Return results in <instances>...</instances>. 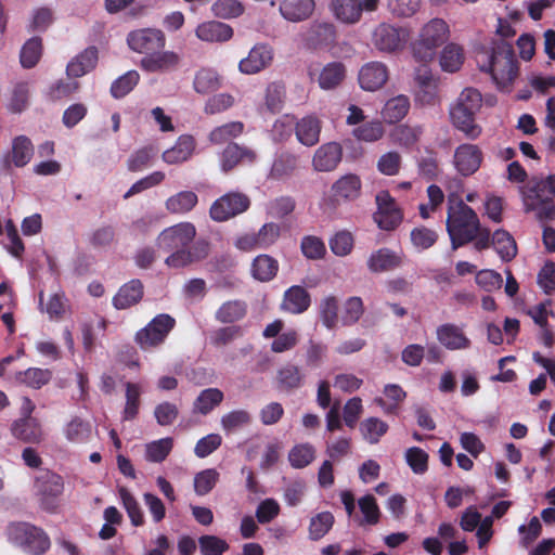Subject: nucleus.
I'll return each instance as SVG.
<instances>
[{
  "label": "nucleus",
  "mask_w": 555,
  "mask_h": 555,
  "mask_svg": "<svg viewBox=\"0 0 555 555\" xmlns=\"http://www.w3.org/2000/svg\"><path fill=\"white\" fill-rule=\"evenodd\" d=\"M196 228L191 222H180L163 230L156 238L159 249L169 253L165 263L169 268L180 269L198 262L209 255V243L196 241Z\"/></svg>",
  "instance_id": "f257e3e1"
},
{
  "label": "nucleus",
  "mask_w": 555,
  "mask_h": 555,
  "mask_svg": "<svg viewBox=\"0 0 555 555\" xmlns=\"http://www.w3.org/2000/svg\"><path fill=\"white\" fill-rule=\"evenodd\" d=\"M482 106L481 93L472 87L465 88L449 109L451 124L470 140L478 139L482 128L476 122V115Z\"/></svg>",
  "instance_id": "f03ea898"
},
{
  "label": "nucleus",
  "mask_w": 555,
  "mask_h": 555,
  "mask_svg": "<svg viewBox=\"0 0 555 555\" xmlns=\"http://www.w3.org/2000/svg\"><path fill=\"white\" fill-rule=\"evenodd\" d=\"M479 219L476 212L462 201L449 198L447 231L452 249L474 241L479 231Z\"/></svg>",
  "instance_id": "7ed1b4c3"
},
{
  "label": "nucleus",
  "mask_w": 555,
  "mask_h": 555,
  "mask_svg": "<svg viewBox=\"0 0 555 555\" xmlns=\"http://www.w3.org/2000/svg\"><path fill=\"white\" fill-rule=\"evenodd\" d=\"M488 59V65L482 69L490 72L499 89L508 90L518 74L512 46L504 40L498 41Z\"/></svg>",
  "instance_id": "20e7f679"
},
{
  "label": "nucleus",
  "mask_w": 555,
  "mask_h": 555,
  "mask_svg": "<svg viewBox=\"0 0 555 555\" xmlns=\"http://www.w3.org/2000/svg\"><path fill=\"white\" fill-rule=\"evenodd\" d=\"M450 36L449 25L441 18H433L426 23L412 46L413 56L421 63L433 62L437 49L444 43Z\"/></svg>",
  "instance_id": "39448f33"
},
{
  "label": "nucleus",
  "mask_w": 555,
  "mask_h": 555,
  "mask_svg": "<svg viewBox=\"0 0 555 555\" xmlns=\"http://www.w3.org/2000/svg\"><path fill=\"white\" fill-rule=\"evenodd\" d=\"M8 534L12 542L33 555H41L50 546L47 534L41 529L26 522L10 525Z\"/></svg>",
  "instance_id": "423d86ee"
},
{
  "label": "nucleus",
  "mask_w": 555,
  "mask_h": 555,
  "mask_svg": "<svg viewBox=\"0 0 555 555\" xmlns=\"http://www.w3.org/2000/svg\"><path fill=\"white\" fill-rule=\"evenodd\" d=\"M63 478L51 470L40 472L35 479L36 496L41 507L46 511H55L57 507V499L63 493Z\"/></svg>",
  "instance_id": "0eeeda50"
},
{
  "label": "nucleus",
  "mask_w": 555,
  "mask_h": 555,
  "mask_svg": "<svg viewBox=\"0 0 555 555\" xmlns=\"http://www.w3.org/2000/svg\"><path fill=\"white\" fill-rule=\"evenodd\" d=\"M176 320L169 314L156 315L144 328L135 335V341L142 349H150L163 344L175 327Z\"/></svg>",
  "instance_id": "6e6552de"
},
{
  "label": "nucleus",
  "mask_w": 555,
  "mask_h": 555,
  "mask_svg": "<svg viewBox=\"0 0 555 555\" xmlns=\"http://www.w3.org/2000/svg\"><path fill=\"white\" fill-rule=\"evenodd\" d=\"M250 201L247 195L240 192H230L214 202L209 214L217 222L227 221L248 209Z\"/></svg>",
  "instance_id": "1a4fd4ad"
},
{
  "label": "nucleus",
  "mask_w": 555,
  "mask_h": 555,
  "mask_svg": "<svg viewBox=\"0 0 555 555\" xmlns=\"http://www.w3.org/2000/svg\"><path fill=\"white\" fill-rule=\"evenodd\" d=\"M377 210L374 220L382 230H395L402 221L403 215L395 198L388 191H380L375 197Z\"/></svg>",
  "instance_id": "9d476101"
},
{
  "label": "nucleus",
  "mask_w": 555,
  "mask_h": 555,
  "mask_svg": "<svg viewBox=\"0 0 555 555\" xmlns=\"http://www.w3.org/2000/svg\"><path fill=\"white\" fill-rule=\"evenodd\" d=\"M127 42L134 52L149 56L165 47L166 38L159 29L143 28L131 31L127 37Z\"/></svg>",
  "instance_id": "9b49d317"
},
{
  "label": "nucleus",
  "mask_w": 555,
  "mask_h": 555,
  "mask_svg": "<svg viewBox=\"0 0 555 555\" xmlns=\"http://www.w3.org/2000/svg\"><path fill=\"white\" fill-rule=\"evenodd\" d=\"M408 35L402 28L389 24L378 25L373 33V43L382 52H395L402 49Z\"/></svg>",
  "instance_id": "f8f14e48"
},
{
  "label": "nucleus",
  "mask_w": 555,
  "mask_h": 555,
  "mask_svg": "<svg viewBox=\"0 0 555 555\" xmlns=\"http://www.w3.org/2000/svg\"><path fill=\"white\" fill-rule=\"evenodd\" d=\"M300 39L307 49H322L336 41V30L330 23L314 22L300 34Z\"/></svg>",
  "instance_id": "ddd939ff"
},
{
  "label": "nucleus",
  "mask_w": 555,
  "mask_h": 555,
  "mask_svg": "<svg viewBox=\"0 0 555 555\" xmlns=\"http://www.w3.org/2000/svg\"><path fill=\"white\" fill-rule=\"evenodd\" d=\"M482 162V152L475 145L463 143L454 151L453 164L459 173L462 176H470L476 172Z\"/></svg>",
  "instance_id": "4468645a"
},
{
  "label": "nucleus",
  "mask_w": 555,
  "mask_h": 555,
  "mask_svg": "<svg viewBox=\"0 0 555 555\" xmlns=\"http://www.w3.org/2000/svg\"><path fill=\"white\" fill-rule=\"evenodd\" d=\"M272 61L273 49L268 44L259 43L253 47L245 59L241 60L238 69L247 75L257 74L270 66Z\"/></svg>",
  "instance_id": "2eb2a0df"
},
{
  "label": "nucleus",
  "mask_w": 555,
  "mask_h": 555,
  "mask_svg": "<svg viewBox=\"0 0 555 555\" xmlns=\"http://www.w3.org/2000/svg\"><path fill=\"white\" fill-rule=\"evenodd\" d=\"M181 62V56L173 51H155L149 56H144L140 66L147 73H168L176 70Z\"/></svg>",
  "instance_id": "dca6fc26"
},
{
  "label": "nucleus",
  "mask_w": 555,
  "mask_h": 555,
  "mask_svg": "<svg viewBox=\"0 0 555 555\" xmlns=\"http://www.w3.org/2000/svg\"><path fill=\"white\" fill-rule=\"evenodd\" d=\"M343 158V147L336 142L322 144L314 153L312 166L314 170L327 172L334 170Z\"/></svg>",
  "instance_id": "f3484780"
},
{
  "label": "nucleus",
  "mask_w": 555,
  "mask_h": 555,
  "mask_svg": "<svg viewBox=\"0 0 555 555\" xmlns=\"http://www.w3.org/2000/svg\"><path fill=\"white\" fill-rule=\"evenodd\" d=\"M388 68L380 62H370L359 72V83L366 91L380 89L388 80Z\"/></svg>",
  "instance_id": "a211bd4d"
},
{
  "label": "nucleus",
  "mask_w": 555,
  "mask_h": 555,
  "mask_svg": "<svg viewBox=\"0 0 555 555\" xmlns=\"http://www.w3.org/2000/svg\"><path fill=\"white\" fill-rule=\"evenodd\" d=\"M437 339L449 350H465L472 345V341L465 335L463 327L453 323L440 325L437 328Z\"/></svg>",
  "instance_id": "6ab92c4d"
},
{
  "label": "nucleus",
  "mask_w": 555,
  "mask_h": 555,
  "mask_svg": "<svg viewBox=\"0 0 555 555\" xmlns=\"http://www.w3.org/2000/svg\"><path fill=\"white\" fill-rule=\"evenodd\" d=\"M347 198V176H341L335 181L330 190L325 192L321 209L328 219H334L337 215L338 207Z\"/></svg>",
  "instance_id": "aec40b11"
},
{
  "label": "nucleus",
  "mask_w": 555,
  "mask_h": 555,
  "mask_svg": "<svg viewBox=\"0 0 555 555\" xmlns=\"http://www.w3.org/2000/svg\"><path fill=\"white\" fill-rule=\"evenodd\" d=\"M321 129L322 122L317 116H305L296 122V138L301 144L313 146L320 141Z\"/></svg>",
  "instance_id": "412c9836"
},
{
  "label": "nucleus",
  "mask_w": 555,
  "mask_h": 555,
  "mask_svg": "<svg viewBox=\"0 0 555 555\" xmlns=\"http://www.w3.org/2000/svg\"><path fill=\"white\" fill-rule=\"evenodd\" d=\"M310 304L309 293L304 287L294 285L284 293L281 309L292 314H299L308 310Z\"/></svg>",
  "instance_id": "4be33fe9"
},
{
  "label": "nucleus",
  "mask_w": 555,
  "mask_h": 555,
  "mask_svg": "<svg viewBox=\"0 0 555 555\" xmlns=\"http://www.w3.org/2000/svg\"><path fill=\"white\" fill-rule=\"evenodd\" d=\"M256 159V153L248 149L240 146L236 143H230L223 150L220 156L221 169L224 172L232 170L240 163H253Z\"/></svg>",
  "instance_id": "5701e85b"
},
{
  "label": "nucleus",
  "mask_w": 555,
  "mask_h": 555,
  "mask_svg": "<svg viewBox=\"0 0 555 555\" xmlns=\"http://www.w3.org/2000/svg\"><path fill=\"white\" fill-rule=\"evenodd\" d=\"M314 7V0H283L280 12L285 20L297 23L309 18Z\"/></svg>",
  "instance_id": "b1692460"
},
{
  "label": "nucleus",
  "mask_w": 555,
  "mask_h": 555,
  "mask_svg": "<svg viewBox=\"0 0 555 555\" xmlns=\"http://www.w3.org/2000/svg\"><path fill=\"white\" fill-rule=\"evenodd\" d=\"M12 434L15 438L28 443H40L43 440V431L37 418L23 417L12 425Z\"/></svg>",
  "instance_id": "393cba45"
},
{
  "label": "nucleus",
  "mask_w": 555,
  "mask_h": 555,
  "mask_svg": "<svg viewBox=\"0 0 555 555\" xmlns=\"http://www.w3.org/2000/svg\"><path fill=\"white\" fill-rule=\"evenodd\" d=\"M196 36L207 42H224L232 38L233 29L228 24L210 21L198 25Z\"/></svg>",
  "instance_id": "a878e982"
},
{
  "label": "nucleus",
  "mask_w": 555,
  "mask_h": 555,
  "mask_svg": "<svg viewBox=\"0 0 555 555\" xmlns=\"http://www.w3.org/2000/svg\"><path fill=\"white\" fill-rule=\"evenodd\" d=\"M196 143L192 135L179 137L176 144L163 153V159L167 164H180L186 162L194 153Z\"/></svg>",
  "instance_id": "bb28decb"
},
{
  "label": "nucleus",
  "mask_w": 555,
  "mask_h": 555,
  "mask_svg": "<svg viewBox=\"0 0 555 555\" xmlns=\"http://www.w3.org/2000/svg\"><path fill=\"white\" fill-rule=\"evenodd\" d=\"M400 264V255L388 248H380L374 251L367 260L369 269L376 273L393 270Z\"/></svg>",
  "instance_id": "cd10ccee"
},
{
  "label": "nucleus",
  "mask_w": 555,
  "mask_h": 555,
  "mask_svg": "<svg viewBox=\"0 0 555 555\" xmlns=\"http://www.w3.org/2000/svg\"><path fill=\"white\" fill-rule=\"evenodd\" d=\"M525 206L527 211H533L537 219L540 221H546L554 218L555 205L552 198L547 195H538L530 192L525 199Z\"/></svg>",
  "instance_id": "c85d7f7f"
},
{
  "label": "nucleus",
  "mask_w": 555,
  "mask_h": 555,
  "mask_svg": "<svg viewBox=\"0 0 555 555\" xmlns=\"http://www.w3.org/2000/svg\"><path fill=\"white\" fill-rule=\"evenodd\" d=\"M143 296V285L139 280H132L120 287L113 299L117 309H127L138 304Z\"/></svg>",
  "instance_id": "c756f323"
},
{
  "label": "nucleus",
  "mask_w": 555,
  "mask_h": 555,
  "mask_svg": "<svg viewBox=\"0 0 555 555\" xmlns=\"http://www.w3.org/2000/svg\"><path fill=\"white\" fill-rule=\"evenodd\" d=\"M221 86L222 78L215 69L203 67L196 72L193 87L197 93H211L221 88Z\"/></svg>",
  "instance_id": "7c9ffc66"
},
{
  "label": "nucleus",
  "mask_w": 555,
  "mask_h": 555,
  "mask_svg": "<svg viewBox=\"0 0 555 555\" xmlns=\"http://www.w3.org/2000/svg\"><path fill=\"white\" fill-rule=\"evenodd\" d=\"M98 61V52L95 48H88L79 55H77L72 62L67 65V75L69 77H81L87 74L89 70L94 68Z\"/></svg>",
  "instance_id": "2f4dec72"
},
{
  "label": "nucleus",
  "mask_w": 555,
  "mask_h": 555,
  "mask_svg": "<svg viewBox=\"0 0 555 555\" xmlns=\"http://www.w3.org/2000/svg\"><path fill=\"white\" fill-rule=\"evenodd\" d=\"M491 244L503 261H511L517 255V245L513 236L505 230H496Z\"/></svg>",
  "instance_id": "473e14b6"
},
{
  "label": "nucleus",
  "mask_w": 555,
  "mask_h": 555,
  "mask_svg": "<svg viewBox=\"0 0 555 555\" xmlns=\"http://www.w3.org/2000/svg\"><path fill=\"white\" fill-rule=\"evenodd\" d=\"M358 506L361 513V518L358 520L360 526H375L379 522L382 513L376 499L372 494L360 498Z\"/></svg>",
  "instance_id": "72a5a7b5"
},
{
  "label": "nucleus",
  "mask_w": 555,
  "mask_h": 555,
  "mask_svg": "<svg viewBox=\"0 0 555 555\" xmlns=\"http://www.w3.org/2000/svg\"><path fill=\"white\" fill-rule=\"evenodd\" d=\"M410 108V101L405 95H398L388 100L382 111V116L389 124L397 122L405 117Z\"/></svg>",
  "instance_id": "f704fd0d"
},
{
  "label": "nucleus",
  "mask_w": 555,
  "mask_h": 555,
  "mask_svg": "<svg viewBox=\"0 0 555 555\" xmlns=\"http://www.w3.org/2000/svg\"><path fill=\"white\" fill-rule=\"evenodd\" d=\"M278 269V261L268 255L257 256L251 264L253 276L261 282L272 280L276 275Z\"/></svg>",
  "instance_id": "c9c22d12"
},
{
  "label": "nucleus",
  "mask_w": 555,
  "mask_h": 555,
  "mask_svg": "<svg viewBox=\"0 0 555 555\" xmlns=\"http://www.w3.org/2000/svg\"><path fill=\"white\" fill-rule=\"evenodd\" d=\"M427 64L428 63H422V65L415 69V80L424 92L423 95H421V93L418 94V99L424 103H429L435 98L437 87L436 80Z\"/></svg>",
  "instance_id": "e433bc0d"
},
{
  "label": "nucleus",
  "mask_w": 555,
  "mask_h": 555,
  "mask_svg": "<svg viewBox=\"0 0 555 555\" xmlns=\"http://www.w3.org/2000/svg\"><path fill=\"white\" fill-rule=\"evenodd\" d=\"M197 195L192 191H181L166 201V209L171 214H185L197 204Z\"/></svg>",
  "instance_id": "4c0bfd02"
},
{
  "label": "nucleus",
  "mask_w": 555,
  "mask_h": 555,
  "mask_svg": "<svg viewBox=\"0 0 555 555\" xmlns=\"http://www.w3.org/2000/svg\"><path fill=\"white\" fill-rule=\"evenodd\" d=\"M247 305L242 300H230L221 305L216 319L221 323H233L245 317Z\"/></svg>",
  "instance_id": "58836bf2"
},
{
  "label": "nucleus",
  "mask_w": 555,
  "mask_h": 555,
  "mask_svg": "<svg viewBox=\"0 0 555 555\" xmlns=\"http://www.w3.org/2000/svg\"><path fill=\"white\" fill-rule=\"evenodd\" d=\"M464 62L463 49L455 44H447L440 54V66L444 72H457Z\"/></svg>",
  "instance_id": "ea45409f"
},
{
  "label": "nucleus",
  "mask_w": 555,
  "mask_h": 555,
  "mask_svg": "<svg viewBox=\"0 0 555 555\" xmlns=\"http://www.w3.org/2000/svg\"><path fill=\"white\" fill-rule=\"evenodd\" d=\"M42 55V40L39 37L28 39L21 49L20 61L24 68H33Z\"/></svg>",
  "instance_id": "a19ab883"
},
{
  "label": "nucleus",
  "mask_w": 555,
  "mask_h": 555,
  "mask_svg": "<svg viewBox=\"0 0 555 555\" xmlns=\"http://www.w3.org/2000/svg\"><path fill=\"white\" fill-rule=\"evenodd\" d=\"M52 377V373L49 370L30 367L24 372H18L15 375V379L20 384H24L28 387L38 389L43 385L48 384Z\"/></svg>",
  "instance_id": "79ce46f5"
},
{
  "label": "nucleus",
  "mask_w": 555,
  "mask_h": 555,
  "mask_svg": "<svg viewBox=\"0 0 555 555\" xmlns=\"http://www.w3.org/2000/svg\"><path fill=\"white\" fill-rule=\"evenodd\" d=\"M64 435L69 442H86L88 441L91 435V425L90 423L81 420L80 417H74L64 427Z\"/></svg>",
  "instance_id": "37998d69"
},
{
  "label": "nucleus",
  "mask_w": 555,
  "mask_h": 555,
  "mask_svg": "<svg viewBox=\"0 0 555 555\" xmlns=\"http://www.w3.org/2000/svg\"><path fill=\"white\" fill-rule=\"evenodd\" d=\"M223 400V392L218 388H207L201 391L194 402V411L203 415L208 414Z\"/></svg>",
  "instance_id": "c03bdc74"
},
{
  "label": "nucleus",
  "mask_w": 555,
  "mask_h": 555,
  "mask_svg": "<svg viewBox=\"0 0 555 555\" xmlns=\"http://www.w3.org/2000/svg\"><path fill=\"white\" fill-rule=\"evenodd\" d=\"M359 430L365 441L376 443L387 433L388 424L377 417H369L360 424Z\"/></svg>",
  "instance_id": "a18cd8bd"
},
{
  "label": "nucleus",
  "mask_w": 555,
  "mask_h": 555,
  "mask_svg": "<svg viewBox=\"0 0 555 555\" xmlns=\"http://www.w3.org/2000/svg\"><path fill=\"white\" fill-rule=\"evenodd\" d=\"M345 77V66L343 63H331L326 65L319 77V83L322 89L330 90L335 88Z\"/></svg>",
  "instance_id": "49530a36"
},
{
  "label": "nucleus",
  "mask_w": 555,
  "mask_h": 555,
  "mask_svg": "<svg viewBox=\"0 0 555 555\" xmlns=\"http://www.w3.org/2000/svg\"><path fill=\"white\" fill-rule=\"evenodd\" d=\"M244 130V125L241 121H231L220 127L215 128L209 133V141L214 144H222L229 140L238 137Z\"/></svg>",
  "instance_id": "de8ad7c7"
},
{
  "label": "nucleus",
  "mask_w": 555,
  "mask_h": 555,
  "mask_svg": "<svg viewBox=\"0 0 555 555\" xmlns=\"http://www.w3.org/2000/svg\"><path fill=\"white\" fill-rule=\"evenodd\" d=\"M297 168L296 156L284 153L281 154L271 167L270 176L274 179H283L291 176Z\"/></svg>",
  "instance_id": "09e8293b"
},
{
  "label": "nucleus",
  "mask_w": 555,
  "mask_h": 555,
  "mask_svg": "<svg viewBox=\"0 0 555 555\" xmlns=\"http://www.w3.org/2000/svg\"><path fill=\"white\" fill-rule=\"evenodd\" d=\"M171 438H163L146 444L145 457L150 462H163L172 449Z\"/></svg>",
  "instance_id": "8fccbe9b"
},
{
  "label": "nucleus",
  "mask_w": 555,
  "mask_h": 555,
  "mask_svg": "<svg viewBox=\"0 0 555 555\" xmlns=\"http://www.w3.org/2000/svg\"><path fill=\"white\" fill-rule=\"evenodd\" d=\"M33 156V145L28 138L21 135L13 141L12 159L15 166H25Z\"/></svg>",
  "instance_id": "3c124183"
},
{
  "label": "nucleus",
  "mask_w": 555,
  "mask_h": 555,
  "mask_svg": "<svg viewBox=\"0 0 555 555\" xmlns=\"http://www.w3.org/2000/svg\"><path fill=\"white\" fill-rule=\"evenodd\" d=\"M384 395L388 400L391 401V403H387L383 398H376L375 402L383 409L385 413H391L398 403L403 401L405 398V391L396 384L385 386Z\"/></svg>",
  "instance_id": "603ef678"
},
{
  "label": "nucleus",
  "mask_w": 555,
  "mask_h": 555,
  "mask_svg": "<svg viewBox=\"0 0 555 555\" xmlns=\"http://www.w3.org/2000/svg\"><path fill=\"white\" fill-rule=\"evenodd\" d=\"M313 459L314 449L308 443L295 446L288 454L289 463L295 468H304L308 466Z\"/></svg>",
  "instance_id": "864d4df0"
},
{
  "label": "nucleus",
  "mask_w": 555,
  "mask_h": 555,
  "mask_svg": "<svg viewBox=\"0 0 555 555\" xmlns=\"http://www.w3.org/2000/svg\"><path fill=\"white\" fill-rule=\"evenodd\" d=\"M219 479V473L214 468L199 472L194 477V490L198 495L209 493Z\"/></svg>",
  "instance_id": "5fc2aeb1"
},
{
  "label": "nucleus",
  "mask_w": 555,
  "mask_h": 555,
  "mask_svg": "<svg viewBox=\"0 0 555 555\" xmlns=\"http://www.w3.org/2000/svg\"><path fill=\"white\" fill-rule=\"evenodd\" d=\"M212 13L220 18H234L243 14L244 7L237 0H217L211 7Z\"/></svg>",
  "instance_id": "6e6d98bb"
},
{
  "label": "nucleus",
  "mask_w": 555,
  "mask_h": 555,
  "mask_svg": "<svg viewBox=\"0 0 555 555\" xmlns=\"http://www.w3.org/2000/svg\"><path fill=\"white\" fill-rule=\"evenodd\" d=\"M300 248L304 256L312 260L322 259L326 253L324 242L314 235L304 236L300 243Z\"/></svg>",
  "instance_id": "4d7b16f0"
},
{
  "label": "nucleus",
  "mask_w": 555,
  "mask_h": 555,
  "mask_svg": "<svg viewBox=\"0 0 555 555\" xmlns=\"http://www.w3.org/2000/svg\"><path fill=\"white\" fill-rule=\"evenodd\" d=\"M427 197L428 203L427 204H421L420 215L423 219H427L430 217V215L441 206V204L444 201V194L440 186L436 184H431L427 188Z\"/></svg>",
  "instance_id": "13d9d810"
},
{
  "label": "nucleus",
  "mask_w": 555,
  "mask_h": 555,
  "mask_svg": "<svg viewBox=\"0 0 555 555\" xmlns=\"http://www.w3.org/2000/svg\"><path fill=\"white\" fill-rule=\"evenodd\" d=\"M141 389L138 384L127 383L126 384V405L124 409V418L133 420L140 405Z\"/></svg>",
  "instance_id": "bf43d9fd"
},
{
  "label": "nucleus",
  "mask_w": 555,
  "mask_h": 555,
  "mask_svg": "<svg viewBox=\"0 0 555 555\" xmlns=\"http://www.w3.org/2000/svg\"><path fill=\"white\" fill-rule=\"evenodd\" d=\"M334 522V517L328 512H323L314 516L309 526V535L312 540H319L326 534Z\"/></svg>",
  "instance_id": "052dcab7"
},
{
  "label": "nucleus",
  "mask_w": 555,
  "mask_h": 555,
  "mask_svg": "<svg viewBox=\"0 0 555 555\" xmlns=\"http://www.w3.org/2000/svg\"><path fill=\"white\" fill-rule=\"evenodd\" d=\"M279 387L283 390H291L300 387L301 375L297 366L287 364L279 371Z\"/></svg>",
  "instance_id": "680f3d73"
},
{
  "label": "nucleus",
  "mask_w": 555,
  "mask_h": 555,
  "mask_svg": "<svg viewBox=\"0 0 555 555\" xmlns=\"http://www.w3.org/2000/svg\"><path fill=\"white\" fill-rule=\"evenodd\" d=\"M352 134L359 141L374 142L383 137L384 128L378 121H370L354 128Z\"/></svg>",
  "instance_id": "e2e57ef3"
},
{
  "label": "nucleus",
  "mask_w": 555,
  "mask_h": 555,
  "mask_svg": "<svg viewBox=\"0 0 555 555\" xmlns=\"http://www.w3.org/2000/svg\"><path fill=\"white\" fill-rule=\"evenodd\" d=\"M422 131L420 126L400 125L393 129L391 137L395 142L409 146L417 142Z\"/></svg>",
  "instance_id": "0e129e2a"
},
{
  "label": "nucleus",
  "mask_w": 555,
  "mask_h": 555,
  "mask_svg": "<svg viewBox=\"0 0 555 555\" xmlns=\"http://www.w3.org/2000/svg\"><path fill=\"white\" fill-rule=\"evenodd\" d=\"M119 496L122 501L124 507L126 508L132 525L141 526L144 522V518L137 500L124 487L119 489Z\"/></svg>",
  "instance_id": "69168bd1"
},
{
  "label": "nucleus",
  "mask_w": 555,
  "mask_h": 555,
  "mask_svg": "<svg viewBox=\"0 0 555 555\" xmlns=\"http://www.w3.org/2000/svg\"><path fill=\"white\" fill-rule=\"evenodd\" d=\"M139 74L130 70L115 80L111 87L112 95L116 99L128 94L139 81Z\"/></svg>",
  "instance_id": "338daca9"
},
{
  "label": "nucleus",
  "mask_w": 555,
  "mask_h": 555,
  "mask_svg": "<svg viewBox=\"0 0 555 555\" xmlns=\"http://www.w3.org/2000/svg\"><path fill=\"white\" fill-rule=\"evenodd\" d=\"M198 543L203 555H222L229 548L228 543L216 535H203Z\"/></svg>",
  "instance_id": "774afa93"
}]
</instances>
